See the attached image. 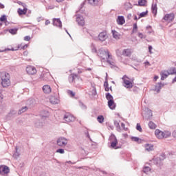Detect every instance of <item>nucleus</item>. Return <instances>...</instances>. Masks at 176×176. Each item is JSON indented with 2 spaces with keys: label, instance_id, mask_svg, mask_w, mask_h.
<instances>
[{
  "label": "nucleus",
  "instance_id": "nucleus-19",
  "mask_svg": "<svg viewBox=\"0 0 176 176\" xmlns=\"http://www.w3.org/2000/svg\"><path fill=\"white\" fill-rule=\"evenodd\" d=\"M164 86V84H162V82H159L157 84L155 87V91L157 93H160V90H162V88Z\"/></svg>",
  "mask_w": 176,
  "mask_h": 176
},
{
  "label": "nucleus",
  "instance_id": "nucleus-8",
  "mask_svg": "<svg viewBox=\"0 0 176 176\" xmlns=\"http://www.w3.org/2000/svg\"><path fill=\"white\" fill-rule=\"evenodd\" d=\"M107 38L108 35H107L106 31H103L98 34V39L100 42H104V41H107Z\"/></svg>",
  "mask_w": 176,
  "mask_h": 176
},
{
  "label": "nucleus",
  "instance_id": "nucleus-61",
  "mask_svg": "<svg viewBox=\"0 0 176 176\" xmlns=\"http://www.w3.org/2000/svg\"><path fill=\"white\" fill-rule=\"evenodd\" d=\"M69 93L72 97H75V92L72 91H69Z\"/></svg>",
  "mask_w": 176,
  "mask_h": 176
},
{
  "label": "nucleus",
  "instance_id": "nucleus-59",
  "mask_svg": "<svg viewBox=\"0 0 176 176\" xmlns=\"http://www.w3.org/2000/svg\"><path fill=\"white\" fill-rule=\"evenodd\" d=\"M87 2V0H85L84 2H82L80 5V9H82V8H83L85 6V5H86V3Z\"/></svg>",
  "mask_w": 176,
  "mask_h": 176
},
{
  "label": "nucleus",
  "instance_id": "nucleus-11",
  "mask_svg": "<svg viewBox=\"0 0 176 176\" xmlns=\"http://www.w3.org/2000/svg\"><path fill=\"white\" fill-rule=\"evenodd\" d=\"M107 104L109 108L111 109V111L116 109V103L115 102V100H113V99L108 101Z\"/></svg>",
  "mask_w": 176,
  "mask_h": 176
},
{
  "label": "nucleus",
  "instance_id": "nucleus-31",
  "mask_svg": "<svg viewBox=\"0 0 176 176\" xmlns=\"http://www.w3.org/2000/svg\"><path fill=\"white\" fill-rule=\"evenodd\" d=\"M131 141H133V142H138V144L141 143V139H140V138H138V137L132 136L131 138Z\"/></svg>",
  "mask_w": 176,
  "mask_h": 176
},
{
  "label": "nucleus",
  "instance_id": "nucleus-52",
  "mask_svg": "<svg viewBox=\"0 0 176 176\" xmlns=\"http://www.w3.org/2000/svg\"><path fill=\"white\" fill-rule=\"evenodd\" d=\"M146 30L148 31V34H152V26L151 25L147 26Z\"/></svg>",
  "mask_w": 176,
  "mask_h": 176
},
{
  "label": "nucleus",
  "instance_id": "nucleus-50",
  "mask_svg": "<svg viewBox=\"0 0 176 176\" xmlns=\"http://www.w3.org/2000/svg\"><path fill=\"white\" fill-rule=\"evenodd\" d=\"M132 91H133V93H138V91H140V88L138 87H133Z\"/></svg>",
  "mask_w": 176,
  "mask_h": 176
},
{
  "label": "nucleus",
  "instance_id": "nucleus-48",
  "mask_svg": "<svg viewBox=\"0 0 176 176\" xmlns=\"http://www.w3.org/2000/svg\"><path fill=\"white\" fill-rule=\"evenodd\" d=\"M3 102V94H2V89H0V103Z\"/></svg>",
  "mask_w": 176,
  "mask_h": 176
},
{
  "label": "nucleus",
  "instance_id": "nucleus-30",
  "mask_svg": "<svg viewBox=\"0 0 176 176\" xmlns=\"http://www.w3.org/2000/svg\"><path fill=\"white\" fill-rule=\"evenodd\" d=\"M157 126L156 125V124H155V122L150 121L148 122V127L149 129H151V130H155V129H156Z\"/></svg>",
  "mask_w": 176,
  "mask_h": 176
},
{
  "label": "nucleus",
  "instance_id": "nucleus-38",
  "mask_svg": "<svg viewBox=\"0 0 176 176\" xmlns=\"http://www.w3.org/2000/svg\"><path fill=\"white\" fill-rule=\"evenodd\" d=\"M0 21H1L2 23H6V21H8V17L6 16V15H2L0 17Z\"/></svg>",
  "mask_w": 176,
  "mask_h": 176
},
{
  "label": "nucleus",
  "instance_id": "nucleus-63",
  "mask_svg": "<svg viewBox=\"0 0 176 176\" xmlns=\"http://www.w3.org/2000/svg\"><path fill=\"white\" fill-rule=\"evenodd\" d=\"M85 135L87 138H89L90 140V134L89 133V131L85 132Z\"/></svg>",
  "mask_w": 176,
  "mask_h": 176
},
{
  "label": "nucleus",
  "instance_id": "nucleus-26",
  "mask_svg": "<svg viewBox=\"0 0 176 176\" xmlns=\"http://www.w3.org/2000/svg\"><path fill=\"white\" fill-rule=\"evenodd\" d=\"M147 2L146 0H138V3L136 4V6H146Z\"/></svg>",
  "mask_w": 176,
  "mask_h": 176
},
{
  "label": "nucleus",
  "instance_id": "nucleus-9",
  "mask_svg": "<svg viewBox=\"0 0 176 176\" xmlns=\"http://www.w3.org/2000/svg\"><path fill=\"white\" fill-rule=\"evenodd\" d=\"M26 72L29 75H35V74L36 73V69L35 68V67L33 66H28L26 67Z\"/></svg>",
  "mask_w": 176,
  "mask_h": 176
},
{
  "label": "nucleus",
  "instance_id": "nucleus-41",
  "mask_svg": "<svg viewBox=\"0 0 176 176\" xmlns=\"http://www.w3.org/2000/svg\"><path fill=\"white\" fill-rule=\"evenodd\" d=\"M148 15V10L145 12H142L139 14L138 19H141L142 17H145V16Z\"/></svg>",
  "mask_w": 176,
  "mask_h": 176
},
{
  "label": "nucleus",
  "instance_id": "nucleus-12",
  "mask_svg": "<svg viewBox=\"0 0 176 176\" xmlns=\"http://www.w3.org/2000/svg\"><path fill=\"white\" fill-rule=\"evenodd\" d=\"M145 112H146L145 115L147 120H150V119H152V117L153 116L152 110L149 109V108H146Z\"/></svg>",
  "mask_w": 176,
  "mask_h": 176
},
{
  "label": "nucleus",
  "instance_id": "nucleus-53",
  "mask_svg": "<svg viewBox=\"0 0 176 176\" xmlns=\"http://www.w3.org/2000/svg\"><path fill=\"white\" fill-rule=\"evenodd\" d=\"M92 96H97V89L95 87L92 89Z\"/></svg>",
  "mask_w": 176,
  "mask_h": 176
},
{
  "label": "nucleus",
  "instance_id": "nucleus-64",
  "mask_svg": "<svg viewBox=\"0 0 176 176\" xmlns=\"http://www.w3.org/2000/svg\"><path fill=\"white\" fill-rule=\"evenodd\" d=\"M127 6H129V9H133V5L131 3H127Z\"/></svg>",
  "mask_w": 176,
  "mask_h": 176
},
{
  "label": "nucleus",
  "instance_id": "nucleus-10",
  "mask_svg": "<svg viewBox=\"0 0 176 176\" xmlns=\"http://www.w3.org/2000/svg\"><path fill=\"white\" fill-rule=\"evenodd\" d=\"M76 21L78 25H80L81 27H83L85 25V18H83V16L78 15L76 17Z\"/></svg>",
  "mask_w": 176,
  "mask_h": 176
},
{
  "label": "nucleus",
  "instance_id": "nucleus-3",
  "mask_svg": "<svg viewBox=\"0 0 176 176\" xmlns=\"http://www.w3.org/2000/svg\"><path fill=\"white\" fill-rule=\"evenodd\" d=\"M98 56L102 58V60H105L108 57V58H112V55L109 54V51L108 50H104L103 48H100L98 50Z\"/></svg>",
  "mask_w": 176,
  "mask_h": 176
},
{
  "label": "nucleus",
  "instance_id": "nucleus-56",
  "mask_svg": "<svg viewBox=\"0 0 176 176\" xmlns=\"http://www.w3.org/2000/svg\"><path fill=\"white\" fill-rule=\"evenodd\" d=\"M161 75H162L166 78H168V75H170V74H168V72H167V74L161 73Z\"/></svg>",
  "mask_w": 176,
  "mask_h": 176
},
{
  "label": "nucleus",
  "instance_id": "nucleus-28",
  "mask_svg": "<svg viewBox=\"0 0 176 176\" xmlns=\"http://www.w3.org/2000/svg\"><path fill=\"white\" fill-rule=\"evenodd\" d=\"M41 116L42 119H44V118H49V111H47L46 110H43L41 112Z\"/></svg>",
  "mask_w": 176,
  "mask_h": 176
},
{
  "label": "nucleus",
  "instance_id": "nucleus-57",
  "mask_svg": "<svg viewBox=\"0 0 176 176\" xmlns=\"http://www.w3.org/2000/svg\"><path fill=\"white\" fill-rule=\"evenodd\" d=\"M87 2H88L89 5H94V0H87Z\"/></svg>",
  "mask_w": 176,
  "mask_h": 176
},
{
  "label": "nucleus",
  "instance_id": "nucleus-16",
  "mask_svg": "<svg viewBox=\"0 0 176 176\" xmlns=\"http://www.w3.org/2000/svg\"><path fill=\"white\" fill-rule=\"evenodd\" d=\"M50 102H51V104L56 105V104H58V102H60V100L57 98V97L52 96L50 98Z\"/></svg>",
  "mask_w": 176,
  "mask_h": 176
},
{
  "label": "nucleus",
  "instance_id": "nucleus-23",
  "mask_svg": "<svg viewBox=\"0 0 176 176\" xmlns=\"http://www.w3.org/2000/svg\"><path fill=\"white\" fill-rule=\"evenodd\" d=\"M153 162L154 164H156V166H159V164L162 163V158L160 157H157L153 159Z\"/></svg>",
  "mask_w": 176,
  "mask_h": 176
},
{
  "label": "nucleus",
  "instance_id": "nucleus-15",
  "mask_svg": "<svg viewBox=\"0 0 176 176\" xmlns=\"http://www.w3.org/2000/svg\"><path fill=\"white\" fill-rule=\"evenodd\" d=\"M124 80V87H126V89H131L133 87V82H131V81L129 80H126L124 78H123Z\"/></svg>",
  "mask_w": 176,
  "mask_h": 176
},
{
  "label": "nucleus",
  "instance_id": "nucleus-45",
  "mask_svg": "<svg viewBox=\"0 0 176 176\" xmlns=\"http://www.w3.org/2000/svg\"><path fill=\"white\" fill-rule=\"evenodd\" d=\"M136 130H138V131H140V133H142V127H141V124H140V123L137 124Z\"/></svg>",
  "mask_w": 176,
  "mask_h": 176
},
{
  "label": "nucleus",
  "instance_id": "nucleus-6",
  "mask_svg": "<svg viewBox=\"0 0 176 176\" xmlns=\"http://www.w3.org/2000/svg\"><path fill=\"white\" fill-rule=\"evenodd\" d=\"M67 144H68V140L65 138L61 137L57 140V145L58 146H65Z\"/></svg>",
  "mask_w": 176,
  "mask_h": 176
},
{
  "label": "nucleus",
  "instance_id": "nucleus-22",
  "mask_svg": "<svg viewBox=\"0 0 176 176\" xmlns=\"http://www.w3.org/2000/svg\"><path fill=\"white\" fill-rule=\"evenodd\" d=\"M151 11L153 14H157V4H152L151 6Z\"/></svg>",
  "mask_w": 176,
  "mask_h": 176
},
{
  "label": "nucleus",
  "instance_id": "nucleus-5",
  "mask_svg": "<svg viewBox=\"0 0 176 176\" xmlns=\"http://www.w3.org/2000/svg\"><path fill=\"white\" fill-rule=\"evenodd\" d=\"M76 79L79 80V76L75 73H72L69 76V83H76Z\"/></svg>",
  "mask_w": 176,
  "mask_h": 176
},
{
  "label": "nucleus",
  "instance_id": "nucleus-25",
  "mask_svg": "<svg viewBox=\"0 0 176 176\" xmlns=\"http://www.w3.org/2000/svg\"><path fill=\"white\" fill-rule=\"evenodd\" d=\"M28 111V107L25 106L22 107L18 111L19 115H21V113H24V112H27Z\"/></svg>",
  "mask_w": 176,
  "mask_h": 176
},
{
  "label": "nucleus",
  "instance_id": "nucleus-2",
  "mask_svg": "<svg viewBox=\"0 0 176 176\" xmlns=\"http://www.w3.org/2000/svg\"><path fill=\"white\" fill-rule=\"evenodd\" d=\"M109 140L110 142L109 148H111V149H120L122 148V145L118 146V138H116L115 134L111 133V135L109 138Z\"/></svg>",
  "mask_w": 176,
  "mask_h": 176
},
{
  "label": "nucleus",
  "instance_id": "nucleus-14",
  "mask_svg": "<svg viewBox=\"0 0 176 176\" xmlns=\"http://www.w3.org/2000/svg\"><path fill=\"white\" fill-rule=\"evenodd\" d=\"M163 134L164 132L160 131V129H156L155 131V135L157 137V138H158V140H163Z\"/></svg>",
  "mask_w": 176,
  "mask_h": 176
},
{
  "label": "nucleus",
  "instance_id": "nucleus-35",
  "mask_svg": "<svg viewBox=\"0 0 176 176\" xmlns=\"http://www.w3.org/2000/svg\"><path fill=\"white\" fill-rule=\"evenodd\" d=\"M113 36L115 39H119V33L116 30H112Z\"/></svg>",
  "mask_w": 176,
  "mask_h": 176
},
{
  "label": "nucleus",
  "instance_id": "nucleus-60",
  "mask_svg": "<svg viewBox=\"0 0 176 176\" xmlns=\"http://www.w3.org/2000/svg\"><path fill=\"white\" fill-rule=\"evenodd\" d=\"M31 37L30 36H26L24 37V41H30Z\"/></svg>",
  "mask_w": 176,
  "mask_h": 176
},
{
  "label": "nucleus",
  "instance_id": "nucleus-13",
  "mask_svg": "<svg viewBox=\"0 0 176 176\" xmlns=\"http://www.w3.org/2000/svg\"><path fill=\"white\" fill-rule=\"evenodd\" d=\"M163 19L166 21H168V23H170V21H173L174 20V14H166Z\"/></svg>",
  "mask_w": 176,
  "mask_h": 176
},
{
  "label": "nucleus",
  "instance_id": "nucleus-43",
  "mask_svg": "<svg viewBox=\"0 0 176 176\" xmlns=\"http://www.w3.org/2000/svg\"><path fill=\"white\" fill-rule=\"evenodd\" d=\"M97 120L99 123H104V116H98Z\"/></svg>",
  "mask_w": 176,
  "mask_h": 176
},
{
  "label": "nucleus",
  "instance_id": "nucleus-29",
  "mask_svg": "<svg viewBox=\"0 0 176 176\" xmlns=\"http://www.w3.org/2000/svg\"><path fill=\"white\" fill-rule=\"evenodd\" d=\"M144 146L146 151H148V152L151 151H153V146L152 144H146Z\"/></svg>",
  "mask_w": 176,
  "mask_h": 176
},
{
  "label": "nucleus",
  "instance_id": "nucleus-20",
  "mask_svg": "<svg viewBox=\"0 0 176 176\" xmlns=\"http://www.w3.org/2000/svg\"><path fill=\"white\" fill-rule=\"evenodd\" d=\"M9 173H10V168H9V166H8L6 165H3L2 175L9 174Z\"/></svg>",
  "mask_w": 176,
  "mask_h": 176
},
{
  "label": "nucleus",
  "instance_id": "nucleus-51",
  "mask_svg": "<svg viewBox=\"0 0 176 176\" xmlns=\"http://www.w3.org/2000/svg\"><path fill=\"white\" fill-rule=\"evenodd\" d=\"M79 106L82 108V109H86L87 107L83 104V102L79 101Z\"/></svg>",
  "mask_w": 176,
  "mask_h": 176
},
{
  "label": "nucleus",
  "instance_id": "nucleus-34",
  "mask_svg": "<svg viewBox=\"0 0 176 176\" xmlns=\"http://www.w3.org/2000/svg\"><path fill=\"white\" fill-rule=\"evenodd\" d=\"M111 60H112V56H111V58H108V57H107V63H108V64L111 65V68H113V67H115V62H113Z\"/></svg>",
  "mask_w": 176,
  "mask_h": 176
},
{
  "label": "nucleus",
  "instance_id": "nucleus-24",
  "mask_svg": "<svg viewBox=\"0 0 176 176\" xmlns=\"http://www.w3.org/2000/svg\"><path fill=\"white\" fill-rule=\"evenodd\" d=\"M27 10H28L27 8H23V9L19 8L17 12H18L19 16H23V14H27Z\"/></svg>",
  "mask_w": 176,
  "mask_h": 176
},
{
  "label": "nucleus",
  "instance_id": "nucleus-17",
  "mask_svg": "<svg viewBox=\"0 0 176 176\" xmlns=\"http://www.w3.org/2000/svg\"><path fill=\"white\" fill-rule=\"evenodd\" d=\"M43 91L45 93V94H49L52 93V88L50 87V85H44L43 87Z\"/></svg>",
  "mask_w": 176,
  "mask_h": 176
},
{
  "label": "nucleus",
  "instance_id": "nucleus-32",
  "mask_svg": "<svg viewBox=\"0 0 176 176\" xmlns=\"http://www.w3.org/2000/svg\"><path fill=\"white\" fill-rule=\"evenodd\" d=\"M17 31H19V28H13V29H9L8 32L11 34L12 35H16L17 34Z\"/></svg>",
  "mask_w": 176,
  "mask_h": 176
},
{
  "label": "nucleus",
  "instance_id": "nucleus-54",
  "mask_svg": "<svg viewBox=\"0 0 176 176\" xmlns=\"http://www.w3.org/2000/svg\"><path fill=\"white\" fill-rule=\"evenodd\" d=\"M20 156V154L16 151V153H14L13 155V157H15L16 159H17V157H19Z\"/></svg>",
  "mask_w": 176,
  "mask_h": 176
},
{
  "label": "nucleus",
  "instance_id": "nucleus-40",
  "mask_svg": "<svg viewBox=\"0 0 176 176\" xmlns=\"http://www.w3.org/2000/svg\"><path fill=\"white\" fill-rule=\"evenodd\" d=\"M149 171H151V168L149 166H144L143 168V173H144V174H148Z\"/></svg>",
  "mask_w": 176,
  "mask_h": 176
},
{
  "label": "nucleus",
  "instance_id": "nucleus-21",
  "mask_svg": "<svg viewBox=\"0 0 176 176\" xmlns=\"http://www.w3.org/2000/svg\"><path fill=\"white\" fill-rule=\"evenodd\" d=\"M122 55L125 56V57H130L131 56V51L130 49H125L122 51Z\"/></svg>",
  "mask_w": 176,
  "mask_h": 176
},
{
  "label": "nucleus",
  "instance_id": "nucleus-47",
  "mask_svg": "<svg viewBox=\"0 0 176 176\" xmlns=\"http://www.w3.org/2000/svg\"><path fill=\"white\" fill-rule=\"evenodd\" d=\"M12 51V52H14V48H11V49H9V48H6L5 50H0V53H3V52H8V51Z\"/></svg>",
  "mask_w": 176,
  "mask_h": 176
},
{
  "label": "nucleus",
  "instance_id": "nucleus-58",
  "mask_svg": "<svg viewBox=\"0 0 176 176\" xmlns=\"http://www.w3.org/2000/svg\"><path fill=\"white\" fill-rule=\"evenodd\" d=\"M43 20H45V19L43 18V17H42V16H40V17H38L37 18V21L39 23V22H41V21H43Z\"/></svg>",
  "mask_w": 176,
  "mask_h": 176
},
{
  "label": "nucleus",
  "instance_id": "nucleus-36",
  "mask_svg": "<svg viewBox=\"0 0 176 176\" xmlns=\"http://www.w3.org/2000/svg\"><path fill=\"white\" fill-rule=\"evenodd\" d=\"M171 136V132L166 131L164 132L163 138H168V137Z\"/></svg>",
  "mask_w": 176,
  "mask_h": 176
},
{
  "label": "nucleus",
  "instance_id": "nucleus-49",
  "mask_svg": "<svg viewBox=\"0 0 176 176\" xmlns=\"http://www.w3.org/2000/svg\"><path fill=\"white\" fill-rule=\"evenodd\" d=\"M56 153H60L61 155L64 154L65 153L64 148H58L56 150Z\"/></svg>",
  "mask_w": 176,
  "mask_h": 176
},
{
  "label": "nucleus",
  "instance_id": "nucleus-46",
  "mask_svg": "<svg viewBox=\"0 0 176 176\" xmlns=\"http://www.w3.org/2000/svg\"><path fill=\"white\" fill-rule=\"evenodd\" d=\"M138 36H139V38H140V39H145V38H146V35H144V34L139 32L138 33Z\"/></svg>",
  "mask_w": 176,
  "mask_h": 176
},
{
  "label": "nucleus",
  "instance_id": "nucleus-33",
  "mask_svg": "<svg viewBox=\"0 0 176 176\" xmlns=\"http://www.w3.org/2000/svg\"><path fill=\"white\" fill-rule=\"evenodd\" d=\"M114 126H116L117 131H120V130H122L120 124H119V122L118 120H114Z\"/></svg>",
  "mask_w": 176,
  "mask_h": 176
},
{
  "label": "nucleus",
  "instance_id": "nucleus-37",
  "mask_svg": "<svg viewBox=\"0 0 176 176\" xmlns=\"http://www.w3.org/2000/svg\"><path fill=\"white\" fill-rule=\"evenodd\" d=\"M105 96H106V99L108 101L111 100H113V96L109 92L106 93Z\"/></svg>",
  "mask_w": 176,
  "mask_h": 176
},
{
  "label": "nucleus",
  "instance_id": "nucleus-39",
  "mask_svg": "<svg viewBox=\"0 0 176 176\" xmlns=\"http://www.w3.org/2000/svg\"><path fill=\"white\" fill-rule=\"evenodd\" d=\"M91 50L92 53H97V48L96 47V45L91 43Z\"/></svg>",
  "mask_w": 176,
  "mask_h": 176
},
{
  "label": "nucleus",
  "instance_id": "nucleus-4",
  "mask_svg": "<svg viewBox=\"0 0 176 176\" xmlns=\"http://www.w3.org/2000/svg\"><path fill=\"white\" fill-rule=\"evenodd\" d=\"M63 119L66 121V123H71V122H75V118L69 113H66L63 117Z\"/></svg>",
  "mask_w": 176,
  "mask_h": 176
},
{
  "label": "nucleus",
  "instance_id": "nucleus-42",
  "mask_svg": "<svg viewBox=\"0 0 176 176\" xmlns=\"http://www.w3.org/2000/svg\"><path fill=\"white\" fill-rule=\"evenodd\" d=\"M109 87V84L108 83V74L106 73L105 81L104 82V87Z\"/></svg>",
  "mask_w": 176,
  "mask_h": 176
},
{
  "label": "nucleus",
  "instance_id": "nucleus-62",
  "mask_svg": "<svg viewBox=\"0 0 176 176\" xmlns=\"http://www.w3.org/2000/svg\"><path fill=\"white\" fill-rule=\"evenodd\" d=\"M161 157H162L161 158V160H164V159H166V154L164 153L161 154Z\"/></svg>",
  "mask_w": 176,
  "mask_h": 176
},
{
  "label": "nucleus",
  "instance_id": "nucleus-27",
  "mask_svg": "<svg viewBox=\"0 0 176 176\" xmlns=\"http://www.w3.org/2000/svg\"><path fill=\"white\" fill-rule=\"evenodd\" d=\"M176 74V68L170 67L168 70V75H175Z\"/></svg>",
  "mask_w": 176,
  "mask_h": 176
},
{
  "label": "nucleus",
  "instance_id": "nucleus-44",
  "mask_svg": "<svg viewBox=\"0 0 176 176\" xmlns=\"http://www.w3.org/2000/svg\"><path fill=\"white\" fill-rule=\"evenodd\" d=\"M138 30V27L137 26V23H134L133 30H132V34H135V32H137Z\"/></svg>",
  "mask_w": 176,
  "mask_h": 176
},
{
  "label": "nucleus",
  "instance_id": "nucleus-18",
  "mask_svg": "<svg viewBox=\"0 0 176 176\" xmlns=\"http://www.w3.org/2000/svg\"><path fill=\"white\" fill-rule=\"evenodd\" d=\"M117 23L119 24V25H123L126 23V21L124 20V16H118L117 19Z\"/></svg>",
  "mask_w": 176,
  "mask_h": 176
},
{
  "label": "nucleus",
  "instance_id": "nucleus-55",
  "mask_svg": "<svg viewBox=\"0 0 176 176\" xmlns=\"http://www.w3.org/2000/svg\"><path fill=\"white\" fill-rule=\"evenodd\" d=\"M152 49H153V47H152V45H148V53H150V54H152Z\"/></svg>",
  "mask_w": 176,
  "mask_h": 176
},
{
  "label": "nucleus",
  "instance_id": "nucleus-7",
  "mask_svg": "<svg viewBox=\"0 0 176 176\" xmlns=\"http://www.w3.org/2000/svg\"><path fill=\"white\" fill-rule=\"evenodd\" d=\"M52 24L55 27H58L60 29L63 28V23L61 22V19H60V18H54Z\"/></svg>",
  "mask_w": 176,
  "mask_h": 176
},
{
  "label": "nucleus",
  "instance_id": "nucleus-1",
  "mask_svg": "<svg viewBox=\"0 0 176 176\" xmlns=\"http://www.w3.org/2000/svg\"><path fill=\"white\" fill-rule=\"evenodd\" d=\"M1 85L3 89L10 86V74L6 72H1L0 73Z\"/></svg>",
  "mask_w": 176,
  "mask_h": 176
}]
</instances>
